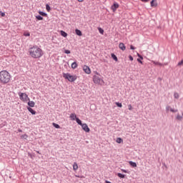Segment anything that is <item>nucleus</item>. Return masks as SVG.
Listing matches in <instances>:
<instances>
[{
    "label": "nucleus",
    "mask_w": 183,
    "mask_h": 183,
    "mask_svg": "<svg viewBox=\"0 0 183 183\" xmlns=\"http://www.w3.org/2000/svg\"><path fill=\"white\" fill-rule=\"evenodd\" d=\"M29 55L34 59H39L44 56V51L38 46H33L29 49Z\"/></svg>",
    "instance_id": "nucleus-1"
},
{
    "label": "nucleus",
    "mask_w": 183,
    "mask_h": 183,
    "mask_svg": "<svg viewBox=\"0 0 183 183\" xmlns=\"http://www.w3.org/2000/svg\"><path fill=\"white\" fill-rule=\"evenodd\" d=\"M11 81V74L8 71L2 70L0 71V82L1 84H8Z\"/></svg>",
    "instance_id": "nucleus-2"
},
{
    "label": "nucleus",
    "mask_w": 183,
    "mask_h": 183,
    "mask_svg": "<svg viewBox=\"0 0 183 183\" xmlns=\"http://www.w3.org/2000/svg\"><path fill=\"white\" fill-rule=\"evenodd\" d=\"M95 75L93 76V82L97 85H104L105 82L98 71H94Z\"/></svg>",
    "instance_id": "nucleus-3"
},
{
    "label": "nucleus",
    "mask_w": 183,
    "mask_h": 183,
    "mask_svg": "<svg viewBox=\"0 0 183 183\" xmlns=\"http://www.w3.org/2000/svg\"><path fill=\"white\" fill-rule=\"evenodd\" d=\"M63 77L64 79H67L69 82H74L77 79V76L76 75H71L69 73H64Z\"/></svg>",
    "instance_id": "nucleus-4"
},
{
    "label": "nucleus",
    "mask_w": 183,
    "mask_h": 183,
    "mask_svg": "<svg viewBox=\"0 0 183 183\" xmlns=\"http://www.w3.org/2000/svg\"><path fill=\"white\" fill-rule=\"evenodd\" d=\"M19 99L22 101V102H28L29 101V97H28V94L26 93L20 92L19 93Z\"/></svg>",
    "instance_id": "nucleus-5"
},
{
    "label": "nucleus",
    "mask_w": 183,
    "mask_h": 183,
    "mask_svg": "<svg viewBox=\"0 0 183 183\" xmlns=\"http://www.w3.org/2000/svg\"><path fill=\"white\" fill-rule=\"evenodd\" d=\"M83 71L85 72V74H87V75L91 74V68L86 65L83 66Z\"/></svg>",
    "instance_id": "nucleus-6"
},
{
    "label": "nucleus",
    "mask_w": 183,
    "mask_h": 183,
    "mask_svg": "<svg viewBox=\"0 0 183 183\" xmlns=\"http://www.w3.org/2000/svg\"><path fill=\"white\" fill-rule=\"evenodd\" d=\"M81 127L84 132H89V131H91V129H89V127H88V124L85 123L83 124Z\"/></svg>",
    "instance_id": "nucleus-7"
},
{
    "label": "nucleus",
    "mask_w": 183,
    "mask_h": 183,
    "mask_svg": "<svg viewBox=\"0 0 183 183\" xmlns=\"http://www.w3.org/2000/svg\"><path fill=\"white\" fill-rule=\"evenodd\" d=\"M118 8H119V4H118V3H114V4L111 6V9L113 12H115Z\"/></svg>",
    "instance_id": "nucleus-8"
},
{
    "label": "nucleus",
    "mask_w": 183,
    "mask_h": 183,
    "mask_svg": "<svg viewBox=\"0 0 183 183\" xmlns=\"http://www.w3.org/2000/svg\"><path fill=\"white\" fill-rule=\"evenodd\" d=\"M119 47L120 49H122V51H125L127 49V47L125 46V44H124V43H120L119 44Z\"/></svg>",
    "instance_id": "nucleus-9"
},
{
    "label": "nucleus",
    "mask_w": 183,
    "mask_h": 183,
    "mask_svg": "<svg viewBox=\"0 0 183 183\" xmlns=\"http://www.w3.org/2000/svg\"><path fill=\"white\" fill-rule=\"evenodd\" d=\"M27 104L29 107H31V108H34V107H35V102L34 101L29 100V102H27Z\"/></svg>",
    "instance_id": "nucleus-10"
},
{
    "label": "nucleus",
    "mask_w": 183,
    "mask_h": 183,
    "mask_svg": "<svg viewBox=\"0 0 183 183\" xmlns=\"http://www.w3.org/2000/svg\"><path fill=\"white\" fill-rule=\"evenodd\" d=\"M76 114H75V113H72L70 114V119H71V121H75L76 120Z\"/></svg>",
    "instance_id": "nucleus-11"
},
{
    "label": "nucleus",
    "mask_w": 183,
    "mask_h": 183,
    "mask_svg": "<svg viewBox=\"0 0 183 183\" xmlns=\"http://www.w3.org/2000/svg\"><path fill=\"white\" fill-rule=\"evenodd\" d=\"M75 32L78 35V36H82V31H81V30L76 29L75 30Z\"/></svg>",
    "instance_id": "nucleus-12"
},
{
    "label": "nucleus",
    "mask_w": 183,
    "mask_h": 183,
    "mask_svg": "<svg viewBox=\"0 0 183 183\" xmlns=\"http://www.w3.org/2000/svg\"><path fill=\"white\" fill-rule=\"evenodd\" d=\"M71 68L72 69H76V68H78V64H76V62H73L71 64Z\"/></svg>",
    "instance_id": "nucleus-13"
},
{
    "label": "nucleus",
    "mask_w": 183,
    "mask_h": 183,
    "mask_svg": "<svg viewBox=\"0 0 183 183\" xmlns=\"http://www.w3.org/2000/svg\"><path fill=\"white\" fill-rule=\"evenodd\" d=\"M27 109L31 112L32 115H35V114H36V112H35V110H33L31 107H27Z\"/></svg>",
    "instance_id": "nucleus-14"
},
{
    "label": "nucleus",
    "mask_w": 183,
    "mask_h": 183,
    "mask_svg": "<svg viewBox=\"0 0 183 183\" xmlns=\"http://www.w3.org/2000/svg\"><path fill=\"white\" fill-rule=\"evenodd\" d=\"M129 165H131V167H132L133 168H137V163L134 162L132 161L129 162Z\"/></svg>",
    "instance_id": "nucleus-15"
},
{
    "label": "nucleus",
    "mask_w": 183,
    "mask_h": 183,
    "mask_svg": "<svg viewBox=\"0 0 183 183\" xmlns=\"http://www.w3.org/2000/svg\"><path fill=\"white\" fill-rule=\"evenodd\" d=\"M73 170L78 171V164L76 162H74L73 164Z\"/></svg>",
    "instance_id": "nucleus-16"
},
{
    "label": "nucleus",
    "mask_w": 183,
    "mask_h": 183,
    "mask_svg": "<svg viewBox=\"0 0 183 183\" xmlns=\"http://www.w3.org/2000/svg\"><path fill=\"white\" fill-rule=\"evenodd\" d=\"M116 142L117 144H122L124 142V140L121 137H119L117 139Z\"/></svg>",
    "instance_id": "nucleus-17"
},
{
    "label": "nucleus",
    "mask_w": 183,
    "mask_h": 183,
    "mask_svg": "<svg viewBox=\"0 0 183 183\" xmlns=\"http://www.w3.org/2000/svg\"><path fill=\"white\" fill-rule=\"evenodd\" d=\"M167 110L170 111L171 112H178V110L173 109L172 108H171V107H167Z\"/></svg>",
    "instance_id": "nucleus-18"
},
{
    "label": "nucleus",
    "mask_w": 183,
    "mask_h": 183,
    "mask_svg": "<svg viewBox=\"0 0 183 183\" xmlns=\"http://www.w3.org/2000/svg\"><path fill=\"white\" fill-rule=\"evenodd\" d=\"M60 32H61V36H64V38H66V36H68V34H66V32L64 31H61Z\"/></svg>",
    "instance_id": "nucleus-19"
},
{
    "label": "nucleus",
    "mask_w": 183,
    "mask_h": 183,
    "mask_svg": "<svg viewBox=\"0 0 183 183\" xmlns=\"http://www.w3.org/2000/svg\"><path fill=\"white\" fill-rule=\"evenodd\" d=\"M151 6H157V5H158V4L157 3V1H151Z\"/></svg>",
    "instance_id": "nucleus-20"
},
{
    "label": "nucleus",
    "mask_w": 183,
    "mask_h": 183,
    "mask_svg": "<svg viewBox=\"0 0 183 183\" xmlns=\"http://www.w3.org/2000/svg\"><path fill=\"white\" fill-rule=\"evenodd\" d=\"M174 98H175V99H178L179 98V94H178V92H174Z\"/></svg>",
    "instance_id": "nucleus-21"
},
{
    "label": "nucleus",
    "mask_w": 183,
    "mask_h": 183,
    "mask_svg": "<svg viewBox=\"0 0 183 183\" xmlns=\"http://www.w3.org/2000/svg\"><path fill=\"white\" fill-rule=\"evenodd\" d=\"M176 119L177 121H182V116H181V114H177Z\"/></svg>",
    "instance_id": "nucleus-22"
},
{
    "label": "nucleus",
    "mask_w": 183,
    "mask_h": 183,
    "mask_svg": "<svg viewBox=\"0 0 183 183\" xmlns=\"http://www.w3.org/2000/svg\"><path fill=\"white\" fill-rule=\"evenodd\" d=\"M24 36H31L29 31H24L23 34Z\"/></svg>",
    "instance_id": "nucleus-23"
},
{
    "label": "nucleus",
    "mask_w": 183,
    "mask_h": 183,
    "mask_svg": "<svg viewBox=\"0 0 183 183\" xmlns=\"http://www.w3.org/2000/svg\"><path fill=\"white\" fill-rule=\"evenodd\" d=\"M76 122H77V124H79V125H82L83 124H82V122L81 121V119H79V118H76Z\"/></svg>",
    "instance_id": "nucleus-24"
},
{
    "label": "nucleus",
    "mask_w": 183,
    "mask_h": 183,
    "mask_svg": "<svg viewBox=\"0 0 183 183\" xmlns=\"http://www.w3.org/2000/svg\"><path fill=\"white\" fill-rule=\"evenodd\" d=\"M53 127H54V128H56L57 129H59V128H61L59 124H56V123H53Z\"/></svg>",
    "instance_id": "nucleus-25"
},
{
    "label": "nucleus",
    "mask_w": 183,
    "mask_h": 183,
    "mask_svg": "<svg viewBox=\"0 0 183 183\" xmlns=\"http://www.w3.org/2000/svg\"><path fill=\"white\" fill-rule=\"evenodd\" d=\"M117 177H119V178H125V174H122L121 173H118L117 174Z\"/></svg>",
    "instance_id": "nucleus-26"
},
{
    "label": "nucleus",
    "mask_w": 183,
    "mask_h": 183,
    "mask_svg": "<svg viewBox=\"0 0 183 183\" xmlns=\"http://www.w3.org/2000/svg\"><path fill=\"white\" fill-rule=\"evenodd\" d=\"M36 19H38V21H42L44 19V17L41 16H36Z\"/></svg>",
    "instance_id": "nucleus-27"
},
{
    "label": "nucleus",
    "mask_w": 183,
    "mask_h": 183,
    "mask_svg": "<svg viewBox=\"0 0 183 183\" xmlns=\"http://www.w3.org/2000/svg\"><path fill=\"white\" fill-rule=\"evenodd\" d=\"M112 58H113L116 62L118 61V57H117L114 54H112Z\"/></svg>",
    "instance_id": "nucleus-28"
},
{
    "label": "nucleus",
    "mask_w": 183,
    "mask_h": 183,
    "mask_svg": "<svg viewBox=\"0 0 183 183\" xmlns=\"http://www.w3.org/2000/svg\"><path fill=\"white\" fill-rule=\"evenodd\" d=\"M46 9L48 12L51 11V6H49V4H46Z\"/></svg>",
    "instance_id": "nucleus-29"
},
{
    "label": "nucleus",
    "mask_w": 183,
    "mask_h": 183,
    "mask_svg": "<svg viewBox=\"0 0 183 183\" xmlns=\"http://www.w3.org/2000/svg\"><path fill=\"white\" fill-rule=\"evenodd\" d=\"M115 104L119 108H122V103L116 102Z\"/></svg>",
    "instance_id": "nucleus-30"
},
{
    "label": "nucleus",
    "mask_w": 183,
    "mask_h": 183,
    "mask_svg": "<svg viewBox=\"0 0 183 183\" xmlns=\"http://www.w3.org/2000/svg\"><path fill=\"white\" fill-rule=\"evenodd\" d=\"M21 139H26L28 138L27 134H23L21 136Z\"/></svg>",
    "instance_id": "nucleus-31"
},
{
    "label": "nucleus",
    "mask_w": 183,
    "mask_h": 183,
    "mask_svg": "<svg viewBox=\"0 0 183 183\" xmlns=\"http://www.w3.org/2000/svg\"><path fill=\"white\" fill-rule=\"evenodd\" d=\"M39 15H41V16H46V14L44 13V11H39Z\"/></svg>",
    "instance_id": "nucleus-32"
},
{
    "label": "nucleus",
    "mask_w": 183,
    "mask_h": 183,
    "mask_svg": "<svg viewBox=\"0 0 183 183\" xmlns=\"http://www.w3.org/2000/svg\"><path fill=\"white\" fill-rule=\"evenodd\" d=\"M99 32L102 34V35H104V29H102V28H99Z\"/></svg>",
    "instance_id": "nucleus-33"
},
{
    "label": "nucleus",
    "mask_w": 183,
    "mask_h": 183,
    "mask_svg": "<svg viewBox=\"0 0 183 183\" xmlns=\"http://www.w3.org/2000/svg\"><path fill=\"white\" fill-rule=\"evenodd\" d=\"M128 109H129V111H132V105L129 104L128 105Z\"/></svg>",
    "instance_id": "nucleus-34"
},
{
    "label": "nucleus",
    "mask_w": 183,
    "mask_h": 183,
    "mask_svg": "<svg viewBox=\"0 0 183 183\" xmlns=\"http://www.w3.org/2000/svg\"><path fill=\"white\" fill-rule=\"evenodd\" d=\"M179 66H181V65H183V59L181 60V61H179L177 64Z\"/></svg>",
    "instance_id": "nucleus-35"
},
{
    "label": "nucleus",
    "mask_w": 183,
    "mask_h": 183,
    "mask_svg": "<svg viewBox=\"0 0 183 183\" xmlns=\"http://www.w3.org/2000/svg\"><path fill=\"white\" fill-rule=\"evenodd\" d=\"M64 54H71V51H69V50H64Z\"/></svg>",
    "instance_id": "nucleus-36"
},
{
    "label": "nucleus",
    "mask_w": 183,
    "mask_h": 183,
    "mask_svg": "<svg viewBox=\"0 0 183 183\" xmlns=\"http://www.w3.org/2000/svg\"><path fill=\"white\" fill-rule=\"evenodd\" d=\"M129 59H130V61H134V57H132V56L131 55L129 56Z\"/></svg>",
    "instance_id": "nucleus-37"
},
{
    "label": "nucleus",
    "mask_w": 183,
    "mask_h": 183,
    "mask_svg": "<svg viewBox=\"0 0 183 183\" xmlns=\"http://www.w3.org/2000/svg\"><path fill=\"white\" fill-rule=\"evenodd\" d=\"M1 16H5V13L0 11Z\"/></svg>",
    "instance_id": "nucleus-38"
},
{
    "label": "nucleus",
    "mask_w": 183,
    "mask_h": 183,
    "mask_svg": "<svg viewBox=\"0 0 183 183\" xmlns=\"http://www.w3.org/2000/svg\"><path fill=\"white\" fill-rule=\"evenodd\" d=\"M75 177H76V178H85V177H84V176L75 175Z\"/></svg>",
    "instance_id": "nucleus-39"
},
{
    "label": "nucleus",
    "mask_w": 183,
    "mask_h": 183,
    "mask_svg": "<svg viewBox=\"0 0 183 183\" xmlns=\"http://www.w3.org/2000/svg\"><path fill=\"white\" fill-rule=\"evenodd\" d=\"M137 56H139V58L144 59V57H142V56H141L139 54H137Z\"/></svg>",
    "instance_id": "nucleus-40"
},
{
    "label": "nucleus",
    "mask_w": 183,
    "mask_h": 183,
    "mask_svg": "<svg viewBox=\"0 0 183 183\" xmlns=\"http://www.w3.org/2000/svg\"><path fill=\"white\" fill-rule=\"evenodd\" d=\"M122 172H124V174H127L128 172L126 169H122Z\"/></svg>",
    "instance_id": "nucleus-41"
},
{
    "label": "nucleus",
    "mask_w": 183,
    "mask_h": 183,
    "mask_svg": "<svg viewBox=\"0 0 183 183\" xmlns=\"http://www.w3.org/2000/svg\"><path fill=\"white\" fill-rule=\"evenodd\" d=\"M137 61L139 62V64H142V61H141L139 59H137Z\"/></svg>",
    "instance_id": "nucleus-42"
},
{
    "label": "nucleus",
    "mask_w": 183,
    "mask_h": 183,
    "mask_svg": "<svg viewBox=\"0 0 183 183\" xmlns=\"http://www.w3.org/2000/svg\"><path fill=\"white\" fill-rule=\"evenodd\" d=\"M130 49H135V47H134V46L131 45V46H130Z\"/></svg>",
    "instance_id": "nucleus-43"
},
{
    "label": "nucleus",
    "mask_w": 183,
    "mask_h": 183,
    "mask_svg": "<svg viewBox=\"0 0 183 183\" xmlns=\"http://www.w3.org/2000/svg\"><path fill=\"white\" fill-rule=\"evenodd\" d=\"M19 132H22V130L21 129H19Z\"/></svg>",
    "instance_id": "nucleus-44"
},
{
    "label": "nucleus",
    "mask_w": 183,
    "mask_h": 183,
    "mask_svg": "<svg viewBox=\"0 0 183 183\" xmlns=\"http://www.w3.org/2000/svg\"><path fill=\"white\" fill-rule=\"evenodd\" d=\"M140 1H149V0H140Z\"/></svg>",
    "instance_id": "nucleus-45"
},
{
    "label": "nucleus",
    "mask_w": 183,
    "mask_h": 183,
    "mask_svg": "<svg viewBox=\"0 0 183 183\" xmlns=\"http://www.w3.org/2000/svg\"><path fill=\"white\" fill-rule=\"evenodd\" d=\"M152 1H157V0H152Z\"/></svg>",
    "instance_id": "nucleus-46"
}]
</instances>
